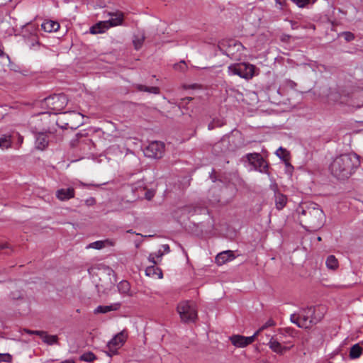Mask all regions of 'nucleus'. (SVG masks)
Here are the masks:
<instances>
[{
  "mask_svg": "<svg viewBox=\"0 0 363 363\" xmlns=\"http://www.w3.org/2000/svg\"><path fill=\"white\" fill-rule=\"evenodd\" d=\"M360 166V157L354 153L343 154L335 157L330 165L331 174L339 179L350 177Z\"/></svg>",
  "mask_w": 363,
  "mask_h": 363,
  "instance_id": "obj_1",
  "label": "nucleus"
},
{
  "mask_svg": "<svg viewBox=\"0 0 363 363\" xmlns=\"http://www.w3.org/2000/svg\"><path fill=\"white\" fill-rule=\"evenodd\" d=\"M324 313L325 308L323 306L308 307L301 309L298 314H292L291 320L299 328L308 329L320 322Z\"/></svg>",
  "mask_w": 363,
  "mask_h": 363,
  "instance_id": "obj_2",
  "label": "nucleus"
},
{
  "mask_svg": "<svg viewBox=\"0 0 363 363\" xmlns=\"http://www.w3.org/2000/svg\"><path fill=\"white\" fill-rule=\"evenodd\" d=\"M302 214L306 216V222L311 228H319L324 224V212L317 204H311L307 209L302 211Z\"/></svg>",
  "mask_w": 363,
  "mask_h": 363,
  "instance_id": "obj_3",
  "label": "nucleus"
},
{
  "mask_svg": "<svg viewBox=\"0 0 363 363\" xmlns=\"http://www.w3.org/2000/svg\"><path fill=\"white\" fill-rule=\"evenodd\" d=\"M182 322H194L197 318V311L194 304L188 301L180 302L177 308Z\"/></svg>",
  "mask_w": 363,
  "mask_h": 363,
  "instance_id": "obj_4",
  "label": "nucleus"
},
{
  "mask_svg": "<svg viewBox=\"0 0 363 363\" xmlns=\"http://www.w3.org/2000/svg\"><path fill=\"white\" fill-rule=\"evenodd\" d=\"M229 75H238L246 79H251L255 74V66L248 63H238L228 67Z\"/></svg>",
  "mask_w": 363,
  "mask_h": 363,
  "instance_id": "obj_5",
  "label": "nucleus"
},
{
  "mask_svg": "<svg viewBox=\"0 0 363 363\" xmlns=\"http://www.w3.org/2000/svg\"><path fill=\"white\" fill-rule=\"evenodd\" d=\"M68 99L63 94H54L47 97L44 100V103L50 111L53 113H60L67 104Z\"/></svg>",
  "mask_w": 363,
  "mask_h": 363,
  "instance_id": "obj_6",
  "label": "nucleus"
},
{
  "mask_svg": "<svg viewBox=\"0 0 363 363\" xmlns=\"http://www.w3.org/2000/svg\"><path fill=\"white\" fill-rule=\"evenodd\" d=\"M127 334L121 331L116 334L110 341L108 342L106 353L109 357L116 354L118 350L124 345L127 339Z\"/></svg>",
  "mask_w": 363,
  "mask_h": 363,
  "instance_id": "obj_7",
  "label": "nucleus"
},
{
  "mask_svg": "<svg viewBox=\"0 0 363 363\" xmlns=\"http://www.w3.org/2000/svg\"><path fill=\"white\" fill-rule=\"evenodd\" d=\"M164 152V145L162 142L153 141L145 149L144 154L150 158H160Z\"/></svg>",
  "mask_w": 363,
  "mask_h": 363,
  "instance_id": "obj_8",
  "label": "nucleus"
},
{
  "mask_svg": "<svg viewBox=\"0 0 363 363\" xmlns=\"http://www.w3.org/2000/svg\"><path fill=\"white\" fill-rule=\"evenodd\" d=\"M259 331H256L253 335L245 337L240 335H233L230 337L231 343L237 347H245L255 341V337L258 335Z\"/></svg>",
  "mask_w": 363,
  "mask_h": 363,
  "instance_id": "obj_9",
  "label": "nucleus"
},
{
  "mask_svg": "<svg viewBox=\"0 0 363 363\" xmlns=\"http://www.w3.org/2000/svg\"><path fill=\"white\" fill-rule=\"evenodd\" d=\"M116 245V240L113 239H106L104 240H97L90 243L86 248L101 250L108 247H113Z\"/></svg>",
  "mask_w": 363,
  "mask_h": 363,
  "instance_id": "obj_10",
  "label": "nucleus"
},
{
  "mask_svg": "<svg viewBox=\"0 0 363 363\" xmlns=\"http://www.w3.org/2000/svg\"><path fill=\"white\" fill-rule=\"evenodd\" d=\"M55 195L57 199L60 201H67L74 197L75 191L72 187L67 189H60L56 191Z\"/></svg>",
  "mask_w": 363,
  "mask_h": 363,
  "instance_id": "obj_11",
  "label": "nucleus"
},
{
  "mask_svg": "<svg viewBox=\"0 0 363 363\" xmlns=\"http://www.w3.org/2000/svg\"><path fill=\"white\" fill-rule=\"evenodd\" d=\"M110 28V23L107 21H99L90 28V33L91 34L103 33Z\"/></svg>",
  "mask_w": 363,
  "mask_h": 363,
  "instance_id": "obj_12",
  "label": "nucleus"
},
{
  "mask_svg": "<svg viewBox=\"0 0 363 363\" xmlns=\"http://www.w3.org/2000/svg\"><path fill=\"white\" fill-rule=\"evenodd\" d=\"M120 308V303H114L108 306H99L94 309V313L95 314L107 313L111 311H118Z\"/></svg>",
  "mask_w": 363,
  "mask_h": 363,
  "instance_id": "obj_13",
  "label": "nucleus"
},
{
  "mask_svg": "<svg viewBox=\"0 0 363 363\" xmlns=\"http://www.w3.org/2000/svg\"><path fill=\"white\" fill-rule=\"evenodd\" d=\"M235 258V256L232 251L228 250L219 253L216 257V263L219 265H222L227 262L231 261Z\"/></svg>",
  "mask_w": 363,
  "mask_h": 363,
  "instance_id": "obj_14",
  "label": "nucleus"
},
{
  "mask_svg": "<svg viewBox=\"0 0 363 363\" xmlns=\"http://www.w3.org/2000/svg\"><path fill=\"white\" fill-rule=\"evenodd\" d=\"M48 145V137L46 134L40 133L36 135L35 146L40 150H45Z\"/></svg>",
  "mask_w": 363,
  "mask_h": 363,
  "instance_id": "obj_15",
  "label": "nucleus"
},
{
  "mask_svg": "<svg viewBox=\"0 0 363 363\" xmlns=\"http://www.w3.org/2000/svg\"><path fill=\"white\" fill-rule=\"evenodd\" d=\"M269 348L277 354H283L285 352L288 347H284L276 339L272 337L268 343Z\"/></svg>",
  "mask_w": 363,
  "mask_h": 363,
  "instance_id": "obj_16",
  "label": "nucleus"
},
{
  "mask_svg": "<svg viewBox=\"0 0 363 363\" xmlns=\"http://www.w3.org/2000/svg\"><path fill=\"white\" fill-rule=\"evenodd\" d=\"M28 333L40 335L42 340L48 345H53L57 341V337L56 335H48L43 331H28Z\"/></svg>",
  "mask_w": 363,
  "mask_h": 363,
  "instance_id": "obj_17",
  "label": "nucleus"
},
{
  "mask_svg": "<svg viewBox=\"0 0 363 363\" xmlns=\"http://www.w3.org/2000/svg\"><path fill=\"white\" fill-rule=\"evenodd\" d=\"M41 28L48 33L55 32L59 30L60 24L57 21L49 20L44 21L41 25Z\"/></svg>",
  "mask_w": 363,
  "mask_h": 363,
  "instance_id": "obj_18",
  "label": "nucleus"
},
{
  "mask_svg": "<svg viewBox=\"0 0 363 363\" xmlns=\"http://www.w3.org/2000/svg\"><path fill=\"white\" fill-rule=\"evenodd\" d=\"M242 44L240 43H236L234 40H230L228 42V47L224 50V53L230 57H233L234 55L233 50L236 49L239 50L242 48Z\"/></svg>",
  "mask_w": 363,
  "mask_h": 363,
  "instance_id": "obj_19",
  "label": "nucleus"
},
{
  "mask_svg": "<svg viewBox=\"0 0 363 363\" xmlns=\"http://www.w3.org/2000/svg\"><path fill=\"white\" fill-rule=\"evenodd\" d=\"M111 18L107 21L110 23V27L119 26L123 21V14L122 13H116L109 14Z\"/></svg>",
  "mask_w": 363,
  "mask_h": 363,
  "instance_id": "obj_20",
  "label": "nucleus"
},
{
  "mask_svg": "<svg viewBox=\"0 0 363 363\" xmlns=\"http://www.w3.org/2000/svg\"><path fill=\"white\" fill-rule=\"evenodd\" d=\"M145 40V34L142 31H138L134 35L133 43L136 50H139Z\"/></svg>",
  "mask_w": 363,
  "mask_h": 363,
  "instance_id": "obj_21",
  "label": "nucleus"
},
{
  "mask_svg": "<svg viewBox=\"0 0 363 363\" xmlns=\"http://www.w3.org/2000/svg\"><path fill=\"white\" fill-rule=\"evenodd\" d=\"M362 347L359 344H355L350 348L349 356L350 359H357L362 355Z\"/></svg>",
  "mask_w": 363,
  "mask_h": 363,
  "instance_id": "obj_22",
  "label": "nucleus"
},
{
  "mask_svg": "<svg viewBox=\"0 0 363 363\" xmlns=\"http://www.w3.org/2000/svg\"><path fill=\"white\" fill-rule=\"evenodd\" d=\"M325 264L327 268L331 270H335L339 267L338 261L334 255H329L327 257Z\"/></svg>",
  "mask_w": 363,
  "mask_h": 363,
  "instance_id": "obj_23",
  "label": "nucleus"
},
{
  "mask_svg": "<svg viewBox=\"0 0 363 363\" xmlns=\"http://www.w3.org/2000/svg\"><path fill=\"white\" fill-rule=\"evenodd\" d=\"M135 88L140 91H146L154 94L160 93V89L157 86H146L142 84H136Z\"/></svg>",
  "mask_w": 363,
  "mask_h": 363,
  "instance_id": "obj_24",
  "label": "nucleus"
},
{
  "mask_svg": "<svg viewBox=\"0 0 363 363\" xmlns=\"http://www.w3.org/2000/svg\"><path fill=\"white\" fill-rule=\"evenodd\" d=\"M286 196L282 194H276L275 204L277 209H282L286 203Z\"/></svg>",
  "mask_w": 363,
  "mask_h": 363,
  "instance_id": "obj_25",
  "label": "nucleus"
},
{
  "mask_svg": "<svg viewBox=\"0 0 363 363\" xmlns=\"http://www.w3.org/2000/svg\"><path fill=\"white\" fill-rule=\"evenodd\" d=\"M11 138V135H3L0 138V148L1 150H5L11 147L12 143Z\"/></svg>",
  "mask_w": 363,
  "mask_h": 363,
  "instance_id": "obj_26",
  "label": "nucleus"
},
{
  "mask_svg": "<svg viewBox=\"0 0 363 363\" xmlns=\"http://www.w3.org/2000/svg\"><path fill=\"white\" fill-rule=\"evenodd\" d=\"M253 167L256 170L260 172H264L268 167L267 162L261 155L259 156V160L255 162Z\"/></svg>",
  "mask_w": 363,
  "mask_h": 363,
  "instance_id": "obj_27",
  "label": "nucleus"
},
{
  "mask_svg": "<svg viewBox=\"0 0 363 363\" xmlns=\"http://www.w3.org/2000/svg\"><path fill=\"white\" fill-rule=\"evenodd\" d=\"M118 289L120 293L128 294L130 291V284L127 281H121L118 284Z\"/></svg>",
  "mask_w": 363,
  "mask_h": 363,
  "instance_id": "obj_28",
  "label": "nucleus"
},
{
  "mask_svg": "<svg viewBox=\"0 0 363 363\" xmlns=\"http://www.w3.org/2000/svg\"><path fill=\"white\" fill-rule=\"evenodd\" d=\"M145 274L147 276H152L155 274L157 275L158 278H162V271L158 268H155L154 266L147 267L145 270Z\"/></svg>",
  "mask_w": 363,
  "mask_h": 363,
  "instance_id": "obj_29",
  "label": "nucleus"
},
{
  "mask_svg": "<svg viewBox=\"0 0 363 363\" xmlns=\"http://www.w3.org/2000/svg\"><path fill=\"white\" fill-rule=\"evenodd\" d=\"M276 155L280 159H281L284 161H287L289 154V152L286 149L280 147L279 148H278L277 150Z\"/></svg>",
  "mask_w": 363,
  "mask_h": 363,
  "instance_id": "obj_30",
  "label": "nucleus"
},
{
  "mask_svg": "<svg viewBox=\"0 0 363 363\" xmlns=\"http://www.w3.org/2000/svg\"><path fill=\"white\" fill-rule=\"evenodd\" d=\"M259 156L260 154L259 153H250L246 157L249 162L253 166L259 160Z\"/></svg>",
  "mask_w": 363,
  "mask_h": 363,
  "instance_id": "obj_31",
  "label": "nucleus"
},
{
  "mask_svg": "<svg viewBox=\"0 0 363 363\" xmlns=\"http://www.w3.org/2000/svg\"><path fill=\"white\" fill-rule=\"evenodd\" d=\"M81 360H83L86 362H91L96 359L95 355L92 352H86L83 354L80 357Z\"/></svg>",
  "mask_w": 363,
  "mask_h": 363,
  "instance_id": "obj_32",
  "label": "nucleus"
},
{
  "mask_svg": "<svg viewBox=\"0 0 363 363\" xmlns=\"http://www.w3.org/2000/svg\"><path fill=\"white\" fill-rule=\"evenodd\" d=\"M163 255V252L160 250L157 253L155 254H151L149 256V261L151 262L152 264H155L157 263L155 260V257L160 258Z\"/></svg>",
  "mask_w": 363,
  "mask_h": 363,
  "instance_id": "obj_33",
  "label": "nucleus"
},
{
  "mask_svg": "<svg viewBox=\"0 0 363 363\" xmlns=\"http://www.w3.org/2000/svg\"><path fill=\"white\" fill-rule=\"evenodd\" d=\"M291 1L295 3L298 7H303L308 3V0H291Z\"/></svg>",
  "mask_w": 363,
  "mask_h": 363,
  "instance_id": "obj_34",
  "label": "nucleus"
},
{
  "mask_svg": "<svg viewBox=\"0 0 363 363\" xmlns=\"http://www.w3.org/2000/svg\"><path fill=\"white\" fill-rule=\"evenodd\" d=\"M342 35H344L345 39L348 42L354 39V34L350 32H345Z\"/></svg>",
  "mask_w": 363,
  "mask_h": 363,
  "instance_id": "obj_35",
  "label": "nucleus"
},
{
  "mask_svg": "<svg viewBox=\"0 0 363 363\" xmlns=\"http://www.w3.org/2000/svg\"><path fill=\"white\" fill-rule=\"evenodd\" d=\"M274 325V322L272 320H269L264 325H262L257 331H259V333L264 330L265 328L272 326Z\"/></svg>",
  "mask_w": 363,
  "mask_h": 363,
  "instance_id": "obj_36",
  "label": "nucleus"
},
{
  "mask_svg": "<svg viewBox=\"0 0 363 363\" xmlns=\"http://www.w3.org/2000/svg\"><path fill=\"white\" fill-rule=\"evenodd\" d=\"M174 67L177 70H184L186 67L185 62L181 61L179 64L174 65Z\"/></svg>",
  "mask_w": 363,
  "mask_h": 363,
  "instance_id": "obj_37",
  "label": "nucleus"
},
{
  "mask_svg": "<svg viewBox=\"0 0 363 363\" xmlns=\"http://www.w3.org/2000/svg\"><path fill=\"white\" fill-rule=\"evenodd\" d=\"M85 203L87 206H93L96 203V200L93 197H90L85 200Z\"/></svg>",
  "mask_w": 363,
  "mask_h": 363,
  "instance_id": "obj_38",
  "label": "nucleus"
},
{
  "mask_svg": "<svg viewBox=\"0 0 363 363\" xmlns=\"http://www.w3.org/2000/svg\"><path fill=\"white\" fill-rule=\"evenodd\" d=\"M0 357H2L0 359L4 362H9L11 359V356L9 354H0Z\"/></svg>",
  "mask_w": 363,
  "mask_h": 363,
  "instance_id": "obj_39",
  "label": "nucleus"
},
{
  "mask_svg": "<svg viewBox=\"0 0 363 363\" xmlns=\"http://www.w3.org/2000/svg\"><path fill=\"white\" fill-rule=\"evenodd\" d=\"M145 196L147 200H150L154 196V192L152 191H147L145 194Z\"/></svg>",
  "mask_w": 363,
  "mask_h": 363,
  "instance_id": "obj_40",
  "label": "nucleus"
},
{
  "mask_svg": "<svg viewBox=\"0 0 363 363\" xmlns=\"http://www.w3.org/2000/svg\"><path fill=\"white\" fill-rule=\"evenodd\" d=\"M286 84L288 86H289L291 89H294L296 86V84L291 80H287L286 82Z\"/></svg>",
  "mask_w": 363,
  "mask_h": 363,
  "instance_id": "obj_41",
  "label": "nucleus"
},
{
  "mask_svg": "<svg viewBox=\"0 0 363 363\" xmlns=\"http://www.w3.org/2000/svg\"><path fill=\"white\" fill-rule=\"evenodd\" d=\"M275 1L279 5V9H282L285 4L286 0H275Z\"/></svg>",
  "mask_w": 363,
  "mask_h": 363,
  "instance_id": "obj_42",
  "label": "nucleus"
},
{
  "mask_svg": "<svg viewBox=\"0 0 363 363\" xmlns=\"http://www.w3.org/2000/svg\"><path fill=\"white\" fill-rule=\"evenodd\" d=\"M162 248L163 249L164 252H165L166 253H168L169 252V247L167 244L162 245Z\"/></svg>",
  "mask_w": 363,
  "mask_h": 363,
  "instance_id": "obj_43",
  "label": "nucleus"
},
{
  "mask_svg": "<svg viewBox=\"0 0 363 363\" xmlns=\"http://www.w3.org/2000/svg\"><path fill=\"white\" fill-rule=\"evenodd\" d=\"M6 57V58H9V56L6 54H5L1 49H0V57L2 58V57Z\"/></svg>",
  "mask_w": 363,
  "mask_h": 363,
  "instance_id": "obj_44",
  "label": "nucleus"
},
{
  "mask_svg": "<svg viewBox=\"0 0 363 363\" xmlns=\"http://www.w3.org/2000/svg\"><path fill=\"white\" fill-rule=\"evenodd\" d=\"M61 363H74V362L72 359H67V360L62 362Z\"/></svg>",
  "mask_w": 363,
  "mask_h": 363,
  "instance_id": "obj_45",
  "label": "nucleus"
},
{
  "mask_svg": "<svg viewBox=\"0 0 363 363\" xmlns=\"http://www.w3.org/2000/svg\"><path fill=\"white\" fill-rule=\"evenodd\" d=\"M18 142H19L20 143H23V137H22V136H21V135L18 137Z\"/></svg>",
  "mask_w": 363,
  "mask_h": 363,
  "instance_id": "obj_46",
  "label": "nucleus"
},
{
  "mask_svg": "<svg viewBox=\"0 0 363 363\" xmlns=\"http://www.w3.org/2000/svg\"><path fill=\"white\" fill-rule=\"evenodd\" d=\"M225 43H221V45H220V48L221 50H223V49L224 48V47H225Z\"/></svg>",
  "mask_w": 363,
  "mask_h": 363,
  "instance_id": "obj_47",
  "label": "nucleus"
},
{
  "mask_svg": "<svg viewBox=\"0 0 363 363\" xmlns=\"http://www.w3.org/2000/svg\"><path fill=\"white\" fill-rule=\"evenodd\" d=\"M317 239H318V241H320V240H321V238H320V237H318V238H317Z\"/></svg>",
  "mask_w": 363,
  "mask_h": 363,
  "instance_id": "obj_48",
  "label": "nucleus"
},
{
  "mask_svg": "<svg viewBox=\"0 0 363 363\" xmlns=\"http://www.w3.org/2000/svg\"><path fill=\"white\" fill-rule=\"evenodd\" d=\"M187 100H191L192 99L191 98H186Z\"/></svg>",
  "mask_w": 363,
  "mask_h": 363,
  "instance_id": "obj_49",
  "label": "nucleus"
},
{
  "mask_svg": "<svg viewBox=\"0 0 363 363\" xmlns=\"http://www.w3.org/2000/svg\"><path fill=\"white\" fill-rule=\"evenodd\" d=\"M128 233H132L133 232L131 230H128Z\"/></svg>",
  "mask_w": 363,
  "mask_h": 363,
  "instance_id": "obj_50",
  "label": "nucleus"
}]
</instances>
